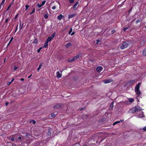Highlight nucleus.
Masks as SVG:
<instances>
[{
  "mask_svg": "<svg viewBox=\"0 0 146 146\" xmlns=\"http://www.w3.org/2000/svg\"><path fill=\"white\" fill-rule=\"evenodd\" d=\"M142 109H141L140 107L139 106H137L131 109V112L134 113L138 111H140Z\"/></svg>",
  "mask_w": 146,
  "mask_h": 146,
  "instance_id": "obj_1",
  "label": "nucleus"
},
{
  "mask_svg": "<svg viewBox=\"0 0 146 146\" xmlns=\"http://www.w3.org/2000/svg\"><path fill=\"white\" fill-rule=\"evenodd\" d=\"M128 44L125 42H123L120 46V48L121 49H124L127 47Z\"/></svg>",
  "mask_w": 146,
  "mask_h": 146,
  "instance_id": "obj_2",
  "label": "nucleus"
},
{
  "mask_svg": "<svg viewBox=\"0 0 146 146\" xmlns=\"http://www.w3.org/2000/svg\"><path fill=\"white\" fill-rule=\"evenodd\" d=\"M135 92L136 94L138 96H139L141 94V92L139 90V88H135Z\"/></svg>",
  "mask_w": 146,
  "mask_h": 146,
  "instance_id": "obj_3",
  "label": "nucleus"
},
{
  "mask_svg": "<svg viewBox=\"0 0 146 146\" xmlns=\"http://www.w3.org/2000/svg\"><path fill=\"white\" fill-rule=\"evenodd\" d=\"M113 81V80L111 79H109L103 81V82L105 84L109 83Z\"/></svg>",
  "mask_w": 146,
  "mask_h": 146,
  "instance_id": "obj_4",
  "label": "nucleus"
},
{
  "mask_svg": "<svg viewBox=\"0 0 146 146\" xmlns=\"http://www.w3.org/2000/svg\"><path fill=\"white\" fill-rule=\"evenodd\" d=\"M102 69L103 68L101 66H98L96 68L97 71L98 72H100Z\"/></svg>",
  "mask_w": 146,
  "mask_h": 146,
  "instance_id": "obj_5",
  "label": "nucleus"
},
{
  "mask_svg": "<svg viewBox=\"0 0 146 146\" xmlns=\"http://www.w3.org/2000/svg\"><path fill=\"white\" fill-rule=\"evenodd\" d=\"M78 2H76L74 5L73 6V9L74 10H75L78 7Z\"/></svg>",
  "mask_w": 146,
  "mask_h": 146,
  "instance_id": "obj_6",
  "label": "nucleus"
},
{
  "mask_svg": "<svg viewBox=\"0 0 146 146\" xmlns=\"http://www.w3.org/2000/svg\"><path fill=\"white\" fill-rule=\"evenodd\" d=\"M56 76L58 78H60L62 77V74L59 73V71H57L56 72Z\"/></svg>",
  "mask_w": 146,
  "mask_h": 146,
  "instance_id": "obj_7",
  "label": "nucleus"
},
{
  "mask_svg": "<svg viewBox=\"0 0 146 146\" xmlns=\"http://www.w3.org/2000/svg\"><path fill=\"white\" fill-rule=\"evenodd\" d=\"M64 17V16L62 14H60L58 15L57 17V19L59 20H61Z\"/></svg>",
  "mask_w": 146,
  "mask_h": 146,
  "instance_id": "obj_8",
  "label": "nucleus"
},
{
  "mask_svg": "<svg viewBox=\"0 0 146 146\" xmlns=\"http://www.w3.org/2000/svg\"><path fill=\"white\" fill-rule=\"evenodd\" d=\"M76 15V14H70L68 16V18L70 19L74 17Z\"/></svg>",
  "mask_w": 146,
  "mask_h": 146,
  "instance_id": "obj_9",
  "label": "nucleus"
},
{
  "mask_svg": "<svg viewBox=\"0 0 146 146\" xmlns=\"http://www.w3.org/2000/svg\"><path fill=\"white\" fill-rule=\"evenodd\" d=\"M75 60H76V59H75L74 57L71 59L69 60L68 61V62H74Z\"/></svg>",
  "mask_w": 146,
  "mask_h": 146,
  "instance_id": "obj_10",
  "label": "nucleus"
},
{
  "mask_svg": "<svg viewBox=\"0 0 146 146\" xmlns=\"http://www.w3.org/2000/svg\"><path fill=\"white\" fill-rule=\"evenodd\" d=\"M48 42L47 41H46V42H45V43L44 44V45L43 46V47H44V48H46L47 47H48Z\"/></svg>",
  "mask_w": 146,
  "mask_h": 146,
  "instance_id": "obj_11",
  "label": "nucleus"
},
{
  "mask_svg": "<svg viewBox=\"0 0 146 146\" xmlns=\"http://www.w3.org/2000/svg\"><path fill=\"white\" fill-rule=\"evenodd\" d=\"M71 44H72L70 42H68L66 45V47L67 48H68L71 45Z\"/></svg>",
  "mask_w": 146,
  "mask_h": 146,
  "instance_id": "obj_12",
  "label": "nucleus"
},
{
  "mask_svg": "<svg viewBox=\"0 0 146 146\" xmlns=\"http://www.w3.org/2000/svg\"><path fill=\"white\" fill-rule=\"evenodd\" d=\"M42 63H40V65H39L38 68L37 69V71L38 72L39 70L40 69L41 67L42 66Z\"/></svg>",
  "mask_w": 146,
  "mask_h": 146,
  "instance_id": "obj_13",
  "label": "nucleus"
},
{
  "mask_svg": "<svg viewBox=\"0 0 146 146\" xmlns=\"http://www.w3.org/2000/svg\"><path fill=\"white\" fill-rule=\"evenodd\" d=\"M143 56H145L146 55V48L143 50Z\"/></svg>",
  "mask_w": 146,
  "mask_h": 146,
  "instance_id": "obj_14",
  "label": "nucleus"
},
{
  "mask_svg": "<svg viewBox=\"0 0 146 146\" xmlns=\"http://www.w3.org/2000/svg\"><path fill=\"white\" fill-rule=\"evenodd\" d=\"M49 16V15L48 14H45L44 15V17L45 19H47L48 18V17Z\"/></svg>",
  "mask_w": 146,
  "mask_h": 146,
  "instance_id": "obj_15",
  "label": "nucleus"
},
{
  "mask_svg": "<svg viewBox=\"0 0 146 146\" xmlns=\"http://www.w3.org/2000/svg\"><path fill=\"white\" fill-rule=\"evenodd\" d=\"M113 108V102L111 103L110 105V108L112 109Z\"/></svg>",
  "mask_w": 146,
  "mask_h": 146,
  "instance_id": "obj_16",
  "label": "nucleus"
},
{
  "mask_svg": "<svg viewBox=\"0 0 146 146\" xmlns=\"http://www.w3.org/2000/svg\"><path fill=\"white\" fill-rule=\"evenodd\" d=\"M134 101V99L133 98H129V101L131 103L132 102Z\"/></svg>",
  "mask_w": 146,
  "mask_h": 146,
  "instance_id": "obj_17",
  "label": "nucleus"
},
{
  "mask_svg": "<svg viewBox=\"0 0 146 146\" xmlns=\"http://www.w3.org/2000/svg\"><path fill=\"white\" fill-rule=\"evenodd\" d=\"M54 35H55L54 33H53L50 36V38L51 39H52L54 37Z\"/></svg>",
  "mask_w": 146,
  "mask_h": 146,
  "instance_id": "obj_18",
  "label": "nucleus"
},
{
  "mask_svg": "<svg viewBox=\"0 0 146 146\" xmlns=\"http://www.w3.org/2000/svg\"><path fill=\"white\" fill-rule=\"evenodd\" d=\"M130 28V27L129 26L126 27L123 29V31H125L126 30L129 29Z\"/></svg>",
  "mask_w": 146,
  "mask_h": 146,
  "instance_id": "obj_19",
  "label": "nucleus"
},
{
  "mask_svg": "<svg viewBox=\"0 0 146 146\" xmlns=\"http://www.w3.org/2000/svg\"><path fill=\"white\" fill-rule=\"evenodd\" d=\"M143 113L142 112L140 113V115L139 116V117H143Z\"/></svg>",
  "mask_w": 146,
  "mask_h": 146,
  "instance_id": "obj_20",
  "label": "nucleus"
},
{
  "mask_svg": "<svg viewBox=\"0 0 146 146\" xmlns=\"http://www.w3.org/2000/svg\"><path fill=\"white\" fill-rule=\"evenodd\" d=\"M141 84V83H139L136 86L135 88H137V89H138V88H139V86H140V85Z\"/></svg>",
  "mask_w": 146,
  "mask_h": 146,
  "instance_id": "obj_21",
  "label": "nucleus"
},
{
  "mask_svg": "<svg viewBox=\"0 0 146 146\" xmlns=\"http://www.w3.org/2000/svg\"><path fill=\"white\" fill-rule=\"evenodd\" d=\"M120 123V121H116L114 123H113V125H116V124H117L119 123Z\"/></svg>",
  "mask_w": 146,
  "mask_h": 146,
  "instance_id": "obj_22",
  "label": "nucleus"
},
{
  "mask_svg": "<svg viewBox=\"0 0 146 146\" xmlns=\"http://www.w3.org/2000/svg\"><path fill=\"white\" fill-rule=\"evenodd\" d=\"M18 68V66H14V68H13V69L14 71H15Z\"/></svg>",
  "mask_w": 146,
  "mask_h": 146,
  "instance_id": "obj_23",
  "label": "nucleus"
},
{
  "mask_svg": "<svg viewBox=\"0 0 146 146\" xmlns=\"http://www.w3.org/2000/svg\"><path fill=\"white\" fill-rule=\"evenodd\" d=\"M52 39H51L50 38V37L49 36L47 39L46 40V41L48 42L49 41H50Z\"/></svg>",
  "mask_w": 146,
  "mask_h": 146,
  "instance_id": "obj_24",
  "label": "nucleus"
},
{
  "mask_svg": "<svg viewBox=\"0 0 146 146\" xmlns=\"http://www.w3.org/2000/svg\"><path fill=\"white\" fill-rule=\"evenodd\" d=\"M79 57V55H77L76 56L74 57V58H75L76 60Z\"/></svg>",
  "mask_w": 146,
  "mask_h": 146,
  "instance_id": "obj_25",
  "label": "nucleus"
},
{
  "mask_svg": "<svg viewBox=\"0 0 146 146\" xmlns=\"http://www.w3.org/2000/svg\"><path fill=\"white\" fill-rule=\"evenodd\" d=\"M133 81H134V80L130 81L128 82V83L129 84H132L133 82Z\"/></svg>",
  "mask_w": 146,
  "mask_h": 146,
  "instance_id": "obj_26",
  "label": "nucleus"
},
{
  "mask_svg": "<svg viewBox=\"0 0 146 146\" xmlns=\"http://www.w3.org/2000/svg\"><path fill=\"white\" fill-rule=\"evenodd\" d=\"M45 2H46L45 1H43L42 3V4L41 5L42 6H43L45 4Z\"/></svg>",
  "mask_w": 146,
  "mask_h": 146,
  "instance_id": "obj_27",
  "label": "nucleus"
},
{
  "mask_svg": "<svg viewBox=\"0 0 146 146\" xmlns=\"http://www.w3.org/2000/svg\"><path fill=\"white\" fill-rule=\"evenodd\" d=\"M35 9L34 8H33V11H32V12L30 13V15H31L34 12H35Z\"/></svg>",
  "mask_w": 146,
  "mask_h": 146,
  "instance_id": "obj_28",
  "label": "nucleus"
},
{
  "mask_svg": "<svg viewBox=\"0 0 146 146\" xmlns=\"http://www.w3.org/2000/svg\"><path fill=\"white\" fill-rule=\"evenodd\" d=\"M72 31V28H71L69 32V34H70Z\"/></svg>",
  "mask_w": 146,
  "mask_h": 146,
  "instance_id": "obj_29",
  "label": "nucleus"
},
{
  "mask_svg": "<svg viewBox=\"0 0 146 146\" xmlns=\"http://www.w3.org/2000/svg\"><path fill=\"white\" fill-rule=\"evenodd\" d=\"M59 107V106L58 105H56L54 107V108H58Z\"/></svg>",
  "mask_w": 146,
  "mask_h": 146,
  "instance_id": "obj_30",
  "label": "nucleus"
},
{
  "mask_svg": "<svg viewBox=\"0 0 146 146\" xmlns=\"http://www.w3.org/2000/svg\"><path fill=\"white\" fill-rule=\"evenodd\" d=\"M42 49V47H40L39 49L37 50L38 52H40V50Z\"/></svg>",
  "mask_w": 146,
  "mask_h": 146,
  "instance_id": "obj_31",
  "label": "nucleus"
},
{
  "mask_svg": "<svg viewBox=\"0 0 146 146\" xmlns=\"http://www.w3.org/2000/svg\"><path fill=\"white\" fill-rule=\"evenodd\" d=\"M69 1L70 3H73L74 2V0H69Z\"/></svg>",
  "mask_w": 146,
  "mask_h": 146,
  "instance_id": "obj_32",
  "label": "nucleus"
},
{
  "mask_svg": "<svg viewBox=\"0 0 146 146\" xmlns=\"http://www.w3.org/2000/svg\"><path fill=\"white\" fill-rule=\"evenodd\" d=\"M29 6L28 5H26L25 6L26 7V10H27L28 8L29 7Z\"/></svg>",
  "mask_w": 146,
  "mask_h": 146,
  "instance_id": "obj_33",
  "label": "nucleus"
},
{
  "mask_svg": "<svg viewBox=\"0 0 146 146\" xmlns=\"http://www.w3.org/2000/svg\"><path fill=\"white\" fill-rule=\"evenodd\" d=\"M140 21V20L139 19V20H137L136 21V24H137L138 23H139Z\"/></svg>",
  "mask_w": 146,
  "mask_h": 146,
  "instance_id": "obj_34",
  "label": "nucleus"
},
{
  "mask_svg": "<svg viewBox=\"0 0 146 146\" xmlns=\"http://www.w3.org/2000/svg\"><path fill=\"white\" fill-rule=\"evenodd\" d=\"M37 6L39 8H40L41 6H42L41 5H40L38 3V4L37 5Z\"/></svg>",
  "mask_w": 146,
  "mask_h": 146,
  "instance_id": "obj_35",
  "label": "nucleus"
},
{
  "mask_svg": "<svg viewBox=\"0 0 146 146\" xmlns=\"http://www.w3.org/2000/svg\"><path fill=\"white\" fill-rule=\"evenodd\" d=\"M51 116L52 117H55V114H54L52 113V114H51Z\"/></svg>",
  "mask_w": 146,
  "mask_h": 146,
  "instance_id": "obj_36",
  "label": "nucleus"
},
{
  "mask_svg": "<svg viewBox=\"0 0 146 146\" xmlns=\"http://www.w3.org/2000/svg\"><path fill=\"white\" fill-rule=\"evenodd\" d=\"M31 122H33V124H35L36 123V121L35 120H32L31 121Z\"/></svg>",
  "mask_w": 146,
  "mask_h": 146,
  "instance_id": "obj_37",
  "label": "nucleus"
},
{
  "mask_svg": "<svg viewBox=\"0 0 146 146\" xmlns=\"http://www.w3.org/2000/svg\"><path fill=\"white\" fill-rule=\"evenodd\" d=\"M115 32V31L114 30H113L111 31V33H113Z\"/></svg>",
  "mask_w": 146,
  "mask_h": 146,
  "instance_id": "obj_38",
  "label": "nucleus"
},
{
  "mask_svg": "<svg viewBox=\"0 0 146 146\" xmlns=\"http://www.w3.org/2000/svg\"><path fill=\"white\" fill-rule=\"evenodd\" d=\"M56 6H54L52 7V9H54L56 8Z\"/></svg>",
  "mask_w": 146,
  "mask_h": 146,
  "instance_id": "obj_39",
  "label": "nucleus"
},
{
  "mask_svg": "<svg viewBox=\"0 0 146 146\" xmlns=\"http://www.w3.org/2000/svg\"><path fill=\"white\" fill-rule=\"evenodd\" d=\"M5 0H3V1H2L1 4L3 5L4 3L5 2Z\"/></svg>",
  "mask_w": 146,
  "mask_h": 146,
  "instance_id": "obj_40",
  "label": "nucleus"
},
{
  "mask_svg": "<svg viewBox=\"0 0 146 146\" xmlns=\"http://www.w3.org/2000/svg\"><path fill=\"white\" fill-rule=\"evenodd\" d=\"M143 130L144 131H146V126L143 128Z\"/></svg>",
  "mask_w": 146,
  "mask_h": 146,
  "instance_id": "obj_41",
  "label": "nucleus"
},
{
  "mask_svg": "<svg viewBox=\"0 0 146 146\" xmlns=\"http://www.w3.org/2000/svg\"><path fill=\"white\" fill-rule=\"evenodd\" d=\"M29 135V134L26 133L25 134V137H27Z\"/></svg>",
  "mask_w": 146,
  "mask_h": 146,
  "instance_id": "obj_42",
  "label": "nucleus"
},
{
  "mask_svg": "<svg viewBox=\"0 0 146 146\" xmlns=\"http://www.w3.org/2000/svg\"><path fill=\"white\" fill-rule=\"evenodd\" d=\"M48 135H51V133L49 131L48 133Z\"/></svg>",
  "mask_w": 146,
  "mask_h": 146,
  "instance_id": "obj_43",
  "label": "nucleus"
},
{
  "mask_svg": "<svg viewBox=\"0 0 146 146\" xmlns=\"http://www.w3.org/2000/svg\"><path fill=\"white\" fill-rule=\"evenodd\" d=\"M75 33V32H73L71 34V35H74V34Z\"/></svg>",
  "mask_w": 146,
  "mask_h": 146,
  "instance_id": "obj_44",
  "label": "nucleus"
},
{
  "mask_svg": "<svg viewBox=\"0 0 146 146\" xmlns=\"http://www.w3.org/2000/svg\"><path fill=\"white\" fill-rule=\"evenodd\" d=\"M13 37H12L11 38V39L10 40V43H11V42L12 41V40H13Z\"/></svg>",
  "mask_w": 146,
  "mask_h": 146,
  "instance_id": "obj_45",
  "label": "nucleus"
},
{
  "mask_svg": "<svg viewBox=\"0 0 146 146\" xmlns=\"http://www.w3.org/2000/svg\"><path fill=\"white\" fill-rule=\"evenodd\" d=\"M34 42L35 43H36L37 42V39H36L35 40Z\"/></svg>",
  "mask_w": 146,
  "mask_h": 146,
  "instance_id": "obj_46",
  "label": "nucleus"
},
{
  "mask_svg": "<svg viewBox=\"0 0 146 146\" xmlns=\"http://www.w3.org/2000/svg\"><path fill=\"white\" fill-rule=\"evenodd\" d=\"M90 62H94V60L92 59H90Z\"/></svg>",
  "mask_w": 146,
  "mask_h": 146,
  "instance_id": "obj_47",
  "label": "nucleus"
},
{
  "mask_svg": "<svg viewBox=\"0 0 146 146\" xmlns=\"http://www.w3.org/2000/svg\"><path fill=\"white\" fill-rule=\"evenodd\" d=\"M21 139V137H18V139L19 140H20Z\"/></svg>",
  "mask_w": 146,
  "mask_h": 146,
  "instance_id": "obj_48",
  "label": "nucleus"
},
{
  "mask_svg": "<svg viewBox=\"0 0 146 146\" xmlns=\"http://www.w3.org/2000/svg\"><path fill=\"white\" fill-rule=\"evenodd\" d=\"M9 104V103L8 102H7L5 103V104L6 106H7Z\"/></svg>",
  "mask_w": 146,
  "mask_h": 146,
  "instance_id": "obj_49",
  "label": "nucleus"
},
{
  "mask_svg": "<svg viewBox=\"0 0 146 146\" xmlns=\"http://www.w3.org/2000/svg\"><path fill=\"white\" fill-rule=\"evenodd\" d=\"M24 80V79L23 78H22L21 79V81H23Z\"/></svg>",
  "mask_w": 146,
  "mask_h": 146,
  "instance_id": "obj_50",
  "label": "nucleus"
},
{
  "mask_svg": "<svg viewBox=\"0 0 146 146\" xmlns=\"http://www.w3.org/2000/svg\"><path fill=\"white\" fill-rule=\"evenodd\" d=\"M11 140L12 141H13L14 140V139L13 138H12L11 139Z\"/></svg>",
  "mask_w": 146,
  "mask_h": 146,
  "instance_id": "obj_51",
  "label": "nucleus"
},
{
  "mask_svg": "<svg viewBox=\"0 0 146 146\" xmlns=\"http://www.w3.org/2000/svg\"><path fill=\"white\" fill-rule=\"evenodd\" d=\"M99 40H97L96 41V43L98 44L99 42Z\"/></svg>",
  "mask_w": 146,
  "mask_h": 146,
  "instance_id": "obj_52",
  "label": "nucleus"
},
{
  "mask_svg": "<svg viewBox=\"0 0 146 146\" xmlns=\"http://www.w3.org/2000/svg\"><path fill=\"white\" fill-rule=\"evenodd\" d=\"M14 80V79H13L12 81H11V82H10V83H9V84H11V83Z\"/></svg>",
  "mask_w": 146,
  "mask_h": 146,
  "instance_id": "obj_53",
  "label": "nucleus"
},
{
  "mask_svg": "<svg viewBox=\"0 0 146 146\" xmlns=\"http://www.w3.org/2000/svg\"><path fill=\"white\" fill-rule=\"evenodd\" d=\"M8 19H6V20H5V22H7V21H8Z\"/></svg>",
  "mask_w": 146,
  "mask_h": 146,
  "instance_id": "obj_54",
  "label": "nucleus"
},
{
  "mask_svg": "<svg viewBox=\"0 0 146 146\" xmlns=\"http://www.w3.org/2000/svg\"><path fill=\"white\" fill-rule=\"evenodd\" d=\"M31 76H32V75H31L30 76H29V77H28V78H31Z\"/></svg>",
  "mask_w": 146,
  "mask_h": 146,
  "instance_id": "obj_55",
  "label": "nucleus"
},
{
  "mask_svg": "<svg viewBox=\"0 0 146 146\" xmlns=\"http://www.w3.org/2000/svg\"><path fill=\"white\" fill-rule=\"evenodd\" d=\"M124 121V120H120V121H121V122H122V121Z\"/></svg>",
  "mask_w": 146,
  "mask_h": 146,
  "instance_id": "obj_56",
  "label": "nucleus"
},
{
  "mask_svg": "<svg viewBox=\"0 0 146 146\" xmlns=\"http://www.w3.org/2000/svg\"><path fill=\"white\" fill-rule=\"evenodd\" d=\"M9 9V6L8 7L7 9Z\"/></svg>",
  "mask_w": 146,
  "mask_h": 146,
  "instance_id": "obj_57",
  "label": "nucleus"
},
{
  "mask_svg": "<svg viewBox=\"0 0 146 146\" xmlns=\"http://www.w3.org/2000/svg\"><path fill=\"white\" fill-rule=\"evenodd\" d=\"M9 45V42L8 43L7 45Z\"/></svg>",
  "mask_w": 146,
  "mask_h": 146,
  "instance_id": "obj_58",
  "label": "nucleus"
},
{
  "mask_svg": "<svg viewBox=\"0 0 146 146\" xmlns=\"http://www.w3.org/2000/svg\"><path fill=\"white\" fill-rule=\"evenodd\" d=\"M7 84H8V85H9V82H8V83H7Z\"/></svg>",
  "mask_w": 146,
  "mask_h": 146,
  "instance_id": "obj_59",
  "label": "nucleus"
},
{
  "mask_svg": "<svg viewBox=\"0 0 146 146\" xmlns=\"http://www.w3.org/2000/svg\"><path fill=\"white\" fill-rule=\"evenodd\" d=\"M20 28H21V29L22 28V27H20Z\"/></svg>",
  "mask_w": 146,
  "mask_h": 146,
  "instance_id": "obj_60",
  "label": "nucleus"
},
{
  "mask_svg": "<svg viewBox=\"0 0 146 146\" xmlns=\"http://www.w3.org/2000/svg\"><path fill=\"white\" fill-rule=\"evenodd\" d=\"M20 28H21V29L22 28V27H20Z\"/></svg>",
  "mask_w": 146,
  "mask_h": 146,
  "instance_id": "obj_61",
  "label": "nucleus"
},
{
  "mask_svg": "<svg viewBox=\"0 0 146 146\" xmlns=\"http://www.w3.org/2000/svg\"><path fill=\"white\" fill-rule=\"evenodd\" d=\"M20 28H21V29L22 28V27H20Z\"/></svg>",
  "mask_w": 146,
  "mask_h": 146,
  "instance_id": "obj_62",
  "label": "nucleus"
},
{
  "mask_svg": "<svg viewBox=\"0 0 146 146\" xmlns=\"http://www.w3.org/2000/svg\"><path fill=\"white\" fill-rule=\"evenodd\" d=\"M62 70L61 71V72H62Z\"/></svg>",
  "mask_w": 146,
  "mask_h": 146,
  "instance_id": "obj_63",
  "label": "nucleus"
},
{
  "mask_svg": "<svg viewBox=\"0 0 146 146\" xmlns=\"http://www.w3.org/2000/svg\"><path fill=\"white\" fill-rule=\"evenodd\" d=\"M14 146H16L15 145H14Z\"/></svg>",
  "mask_w": 146,
  "mask_h": 146,
  "instance_id": "obj_64",
  "label": "nucleus"
}]
</instances>
